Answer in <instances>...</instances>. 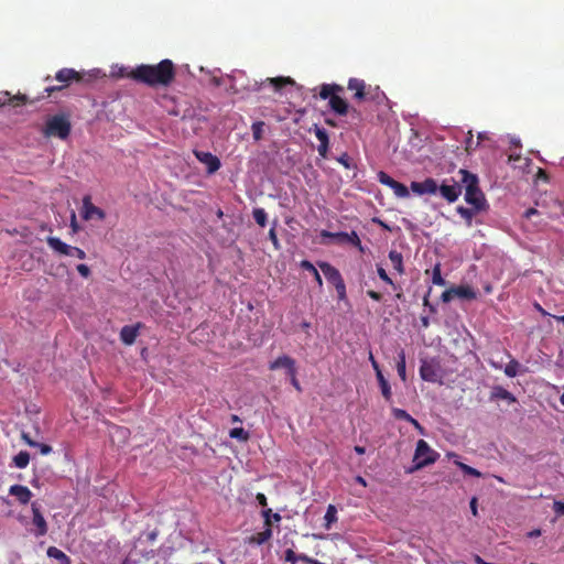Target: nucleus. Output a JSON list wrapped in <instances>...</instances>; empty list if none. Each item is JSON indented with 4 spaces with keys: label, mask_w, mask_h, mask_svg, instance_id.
I'll use <instances>...</instances> for the list:
<instances>
[{
    "label": "nucleus",
    "mask_w": 564,
    "mask_h": 564,
    "mask_svg": "<svg viewBox=\"0 0 564 564\" xmlns=\"http://www.w3.org/2000/svg\"><path fill=\"white\" fill-rule=\"evenodd\" d=\"M479 145V141H474V138H473V133L471 131L468 132V137L466 138V141H465V150L467 153H471L474 152L477 147Z\"/></svg>",
    "instance_id": "nucleus-41"
},
{
    "label": "nucleus",
    "mask_w": 564,
    "mask_h": 564,
    "mask_svg": "<svg viewBox=\"0 0 564 564\" xmlns=\"http://www.w3.org/2000/svg\"><path fill=\"white\" fill-rule=\"evenodd\" d=\"M337 292V296L339 300L346 299V284L345 281H341L339 284L334 285Z\"/></svg>",
    "instance_id": "nucleus-45"
},
{
    "label": "nucleus",
    "mask_w": 564,
    "mask_h": 564,
    "mask_svg": "<svg viewBox=\"0 0 564 564\" xmlns=\"http://www.w3.org/2000/svg\"><path fill=\"white\" fill-rule=\"evenodd\" d=\"M477 212L478 210H476L474 206L473 208H466L463 206L457 207V213L466 220L468 227H471L473 218Z\"/></svg>",
    "instance_id": "nucleus-29"
},
{
    "label": "nucleus",
    "mask_w": 564,
    "mask_h": 564,
    "mask_svg": "<svg viewBox=\"0 0 564 564\" xmlns=\"http://www.w3.org/2000/svg\"><path fill=\"white\" fill-rule=\"evenodd\" d=\"M454 297H456V295L453 292V288L445 290L441 295V299L444 303L451 302Z\"/></svg>",
    "instance_id": "nucleus-48"
},
{
    "label": "nucleus",
    "mask_w": 564,
    "mask_h": 564,
    "mask_svg": "<svg viewBox=\"0 0 564 564\" xmlns=\"http://www.w3.org/2000/svg\"><path fill=\"white\" fill-rule=\"evenodd\" d=\"M324 520H325L326 529H330L332 523L337 521V510H336L335 506L329 505L327 507L326 513L324 516Z\"/></svg>",
    "instance_id": "nucleus-33"
},
{
    "label": "nucleus",
    "mask_w": 564,
    "mask_h": 564,
    "mask_svg": "<svg viewBox=\"0 0 564 564\" xmlns=\"http://www.w3.org/2000/svg\"><path fill=\"white\" fill-rule=\"evenodd\" d=\"M139 326H140V324H138L135 326H130V325L123 326L120 330L121 341L126 345H132L135 341L137 336L139 334Z\"/></svg>",
    "instance_id": "nucleus-22"
},
{
    "label": "nucleus",
    "mask_w": 564,
    "mask_h": 564,
    "mask_svg": "<svg viewBox=\"0 0 564 564\" xmlns=\"http://www.w3.org/2000/svg\"><path fill=\"white\" fill-rule=\"evenodd\" d=\"M55 79L62 83V85L46 87L45 91L48 95L53 94L54 91H59L64 89L72 82H80L83 79V76L80 73L73 68H62L56 73Z\"/></svg>",
    "instance_id": "nucleus-7"
},
{
    "label": "nucleus",
    "mask_w": 564,
    "mask_h": 564,
    "mask_svg": "<svg viewBox=\"0 0 564 564\" xmlns=\"http://www.w3.org/2000/svg\"><path fill=\"white\" fill-rule=\"evenodd\" d=\"M462 175L460 182L465 186V200L473 205L476 210H484L487 207V202L484 193L479 188L477 175L468 172L467 170H459Z\"/></svg>",
    "instance_id": "nucleus-3"
},
{
    "label": "nucleus",
    "mask_w": 564,
    "mask_h": 564,
    "mask_svg": "<svg viewBox=\"0 0 564 564\" xmlns=\"http://www.w3.org/2000/svg\"><path fill=\"white\" fill-rule=\"evenodd\" d=\"M367 295H368L370 299H372L373 301H376V302H380V301H381V299H382V295H381L379 292L373 291V290H369V291H367Z\"/></svg>",
    "instance_id": "nucleus-54"
},
{
    "label": "nucleus",
    "mask_w": 564,
    "mask_h": 564,
    "mask_svg": "<svg viewBox=\"0 0 564 564\" xmlns=\"http://www.w3.org/2000/svg\"><path fill=\"white\" fill-rule=\"evenodd\" d=\"M318 267L321 268L327 281L333 285L339 284L341 281H344L339 270L333 267L330 263L322 261L318 262Z\"/></svg>",
    "instance_id": "nucleus-16"
},
{
    "label": "nucleus",
    "mask_w": 564,
    "mask_h": 564,
    "mask_svg": "<svg viewBox=\"0 0 564 564\" xmlns=\"http://www.w3.org/2000/svg\"><path fill=\"white\" fill-rule=\"evenodd\" d=\"M9 494L11 496H14L19 500V502L22 505L29 503L32 498L31 490L26 486H23V485H12L9 488Z\"/></svg>",
    "instance_id": "nucleus-18"
},
{
    "label": "nucleus",
    "mask_w": 564,
    "mask_h": 564,
    "mask_svg": "<svg viewBox=\"0 0 564 564\" xmlns=\"http://www.w3.org/2000/svg\"><path fill=\"white\" fill-rule=\"evenodd\" d=\"M438 191L448 203H454L462 194V185L457 182H453V184L443 183L438 186Z\"/></svg>",
    "instance_id": "nucleus-14"
},
{
    "label": "nucleus",
    "mask_w": 564,
    "mask_h": 564,
    "mask_svg": "<svg viewBox=\"0 0 564 564\" xmlns=\"http://www.w3.org/2000/svg\"><path fill=\"white\" fill-rule=\"evenodd\" d=\"M438 456V453L433 451L424 440H419L413 457V462L415 463L413 469H421L425 466L434 464Z\"/></svg>",
    "instance_id": "nucleus-6"
},
{
    "label": "nucleus",
    "mask_w": 564,
    "mask_h": 564,
    "mask_svg": "<svg viewBox=\"0 0 564 564\" xmlns=\"http://www.w3.org/2000/svg\"><path fill=\"white\" fill-rule=\"evenodd\" d=\"M46 242L50 246V248H52L55 252H57L59 254L68 256V257H76L82 260H84L86 258V252L83 249H80L78 247L69 246V245L63 242L57 237H47Z\"/></svg>",
    "instance_id": "nucleus-8"
},
{
    "label": "nucleus",
    "mask_w": 564,
    "mask_h": 564,
    "mask_svg": "<svg viewBox=\"0 0 564 564\" xmlns=\"http://www.w3.org/2000/svg\"><path fill=\"white\" fill-rule=\"evenodd\" d=\"M454 297H456V295L453 292V288L445 290L441 295V299L444 303L451 302Z\"/></svg>",
    "instance_id": "nucleus-47"
},
{
    "label": "nucleus",
    "mask_w": 564,
    "mask_h": 564,
    "mask_svg": "<svg viewBox=\"0 0 564 564\" xmlns=\"http://www.w3.org/2000/svg\"><path fill=\"white\" fill-rule=\"evenodd\" d=\"M470 510L474 516H477V498L474 497L470 500Z\"/></svg>",
    "instance_id": "nucleus-60"
},
{
    "label": "nucleus",
    "mask_w": 564,
    "mask_h": 564,
    "mask_svg": "<svg viewBox=\"0 0 564 564\" xmlns=\"http://www.w3.org/2000/svg\"><path fill=\"white\" fill-rule=\"evenodd\" d=\"M284 560L291 564H296L299 554H296L292 549H288L284 553Z\"/></svg>",
    "instance_id": "nucleus-43"
},
{
    "label": "nucleus",
    "mask_w": 564,
    "mask_h": 564,
    "mask_svg": "<svg viewBox=\"0 0 564 564\" xmlns=\"http://www.w3.org/2000/svg\"><path fill=\"white\" fill-rule=\"evenodd\" d=\"M256 499L258 501V503L262 507H267L268 505V500H267V497L262 492H258L257 496H256Z\"/></svg>",
    "instance_id": "nucleus-55"
},
{
    "label": "nucleus",
    "mask_w": 564,
    "mask_h": 564,
    "mask_svg": "<svg viewBox=\"0 0 564 564\" xmlns=\"http://www.w3.org/2000/svg\"><path fill=\"white\" fill-rule=\"evenodd\" d=\"M376 377L379 382L382 397L384 398L386 401H388V402L391 401V399H392L391 387H390V383L388 382V380L384 378L382 371L378 370V373L376 375Z\"/></svg>",
    "instance_id": "nucleus-26"
},
{
    "label": "nucleus",
    "mask_w": 564,
    "mask_h": 564,
    "mask_svg": "<svg viewBox=\"0 0 564 564\" xmlns=\"http://www.w3.org/2000/svg\"><path fill=\"white\" fill-rule=\"evenodd\" d=\"M83 202H84V214H83V217L85 219H91L95 216L98 219H104L105 218L106 215H105L104 210L100 209L99 207L95 206L90 202L89 197H85Z\"/></svg>",
    "instance_id": "nucleus-19"
},
{
    "label": "nucleus",
    "mask_w": 564,
    "mask_h": 564,
    "mask_svg": "<svg viewBox=\"0 0 564 564\" xmlns=\"http://www.w3.org/2000/svg\"><path fill=\"white\" fill-rule=\"evenodd\" d=\"M389 260L391 261L393 269L399 274H404L405 270H404V264H403V256L401 252H399L397 250H390Z\"/></svg>",
    "instance_id": "nucleus-25"
},
{
    "label": "nucleus",
    "mask_w": 564,
    "mask_h": 564,
    "mask_svg": "<svg viewBox=\"0 0 564 564\" xmlns=\"http://www.w3.org/2000/svg\"><path fill=\"white\" fill-rule=\"evenodd\" d=\"M271 513V509L262 510V517L264 518L265 529L252 536H250L249 542L261 545L268 542L272 538V529L271 522L269 520V514Z\"/></svg>",
    "instance_id": "nucleus-11"
},
{
    "label": "nucleus",
    "mask_w": 564,
    "mask_h": 564,
    "mask_svg": "<svg viewBox=\"0 0 564 564\" xmlns=\"http://www.w3.org/2000/svg\"><path fill=\"white\" fill-rule=\"evenodd\" d=\"M440 364L434 360H422L420 366V376L424 381L438 382L441 380Z\"/></svg>",
    "instance_id": "nucleus-9"
},
{
    "label": "nucleus",
    "mask_w": 564,
    "mask_h": 564,
    "mask_svg": "<svg viewBox=\"0 0 564 564\" xmlns=\"http://www.w3.org/2000/svg\"><path fill=\"white\" fill-rule=\"evenodd\" d=\"M392 415L397 420H403V421L411 423L421 434H424V427L420 424V422L417 420L412 417L405 410L399 409V408H393Z\"/></svg>",
    "instance_id": "nucleus-21"
},
{
    "label": "nucleus",
    "mask_w": 564,
    "mask_h": 564,
    "mask_svg": "<svg viewBox=\"0 0 564 564\" xmlns=\"http://www.w3.org/2000/svg\"><path fill=\"white\" fill-rule=\"evenodd\" d=\"M491 400H506L509 403L516 402L514 395L501 386H495L490 392Z\"/></svg>",
    "instance_id": "nucleus-23"
},
{
    "label": "nucleus",
    "mask_w": 564,
    "mask_h": 564,
    "mask_svg": "<svg viewBox=\"0 0 564 564\" xmlns=\"http://www.w3.org/2000/svg\"><path fill=\"white\" fill-rule=\"evenodd\" d=\"M34 447L39 448L42 455H48L52 452V447L47 444L37 443Z\"/></svg>",
    "instance_id": "nucleus-53"
},
{
    "label": "nucleus",
    "mask_w": 564,
    "mask_h": 564,
    "mask_svg": "<svg viewBox=\"0 0 564 564\" xmlns=\"http://www.w3.org/2000/svg\"><path fill=\"white\" fill-rule=\"evenodd\" d=\"M252 216L259 226L264 227L267 225L268 218L267 213L263 208H254L252 212Z\"/></svg>",
    "instance_id": "nucleus-36"
},
{
    "label": "nucleus",
    "mask_w": 564,
    "mask_h": 564,
    "mask_svg": "<svg viewBox=\"0 0 564 564\" xmlns=\"http://www.w3.org/2000/svg\"><path fill=\"white\" fill-rule=\"evenodd\" d=\"M72 131V123L66 115H54L47 118L45 126L42 130L46 138H58L65 140L69 137Z\"/></svg>",
    "instance_id": "nucleus-4"
},
{
    "label": "nucleus",
    "mask_w": 564,
    "mask_h": 564,
    "mask_svg": "<svg viewBox=\"0 0 564 564\" xmlns=\"http://www.w3.org/2000/svg\"><path fill=\"white\" fill-rule=\"evenodd\" d=\"M541 534V531L539 529H535V530H532L528 533V536L529 538H535V536H539Z\"/></svg>",
    "instance_id": "nucleus-64"
},
{
    "label": "nucleus",
    "mask_w": 564,
    "mask_h": 564,
    "mask_svg": "<svg viewBox=\"0 0 564 564\" xmlns=\"http://www.w3.org/2000/svg\"><path fill=\"white\" fill-rule=\"evenodd\" d=\"M328 148H329V142L319 143L318 148H317L318 154L324 159L327 158Z\"/></svg>",
    "instance_id": "nucleus-50"
},
{
    "label": "nucleus",
    "mask_w": 564,
    "mask_h": 564,
    "mask_svg": "<svg viewBox=\"0 0 564 564\" xmlns=\"http://www.w3.org/2000/svg\"><path fill=\"white\" fill-rule=\"evenodd\" d=\"M297 561H301V562H303L305 564H312L313 558L310 557L306 554H299V560Z\"/></svg>",
    "instance_id": "nucleus-59"
},
{
    "label": "nucleus",
    "mask_w": 564,
    "mask_h": 564,
    "mask_svg": "<svg viewBox=\"0 0 564 564\" xmlns=\"http://www.w3.org/2000/svg\"><path fill=\"white\" fill-rule=\"evenodd\" d=\"M538 214H539L538 209H535V208H533V207H532V208L527 209V210L524 212V215H523V216H524L527 219H530L532 216L538 215Z\"/></svg>",
    "instance_id": "nucleus-58"
},
{
    "label": "nucleus",
    "mask_w": 564,
    "mask_h": 564,
    "mask_svg": "<svg viewBox=\"0 0 564 564\" xmlns=\"http://www.w3.org/2000/svg\"><path fill=\"white\" fill-rule=\"evenodd\" d=\"M175 75L173 62L166 58L155 65L141 64L131 69L127 76L149 87H167L174 82Z\"/></svg>",
    "instance_id": "nucleus-1"
},
{
    "label": "nucleus",
    "mask_w": 564,
    "mask_h": 564,
    "mask_svg": "<svg viewBox=\"0 0 564 564\" xmlns=\"http://www.w3.org/2000/svg\"><path fill=\"white\" fill-rule=\"evenodd\" d=\"M194 154L200 163L206 165L208 174H213L219 170L220 160L213 153L205 151H194Z\"/></svg>",
    "instance_id": "nucleus-13"
},
{
    "label": "nucleus",
    "mask_w": 564,
    "mask_h": 564,
    "mask_svg": "<svg viewBox=\"0 0 564 564\" xmlns=\"http://www.w3.org/2000/svg\"><path fill=\"white\" fill-rule=\"evenodd\" d=\"M230 437L247 441L249 435L242 427H235L229 433Z\"/></svg>",
    "instance_id": "nucleus-42"
},
{
    "label": "nucleus",
    "mask_w": 564,
    "mask_h": 564,
    "mask_svg": "<svg viewBox=\"0 0 564 564\" xmlns=\"http://www.w3.org/2000/svg\"><path fill=\"white\" fill-rule=\"evenodd\" d=\"M397 371L403 382L406 381V366H405V354L403 350L399 352L397 361Z\"/></svg>",
    "instance_id": "nucleus-30"
},
{
    "label": "nucleus",
    "mask_w": 564,
    "mask_h": 564,
    "mask_svg": "<svg viewBox=\"0 0 564 564\" xmlns=\"http://www.w3.org/2000/svg\"><path fill=\"white\" fill-rule=\"evenodd\" d=\"M410 187L416 195L436 194L438 191V184L432 177H427L423 182H412Z\"/></svg>",
    "instance_id": "nucleus-12"
},
{
    "label": "nucleus",
    "mask_w": 564,
    "mask_h": 564,
    "mask_svg": "<svg viewBox=\"0 0 564 564\" xmlns=\"http://www.w3.org/2000/svg\"><path fill=\"white\" fill-rule=\"evenodd\" d=\"M377 273L383 282L391 285L394 290H401L400 286L394 284L392 279L388 275L387 271L382 267H379V265L377 267Z\"/></svg>",
    "instance_id": "nucleus-38"
},
{
    "label": "nucleus",
    "mask_w": 564,
    "mask_h": 564,
    "mask_svg": "<svg viewBox=\"0 0 564 564\" xmlns=\"http://www.w3.org/2000/svg\"><path fill=\"white\" fill-rule=\"evenodd\" d=\"M336 232H330V231H327V230H322L321 232V236L323 238H330V239H335L336 240Z\"/></svg>",
    "instance_id": "nucleus-61"
},
{
    "label": "nucleus",
    "mask_w": 564,
    "mask_h": 564,
    "mask_svg": "<svg viewBox=\"0 0 564 564\" xmlns=\"http://www.w3.org/2000/svg\"><path fill=\"white\" fill-rule=\"evenodd\" d=\"M534 307L536 308V311L543 315V316H549L550 314L539 304V303H535L534 304Z\"/></svg>",
    "instance_id": "nucleus-62"
},
{
    "label": "nucleus",
    "mask_w": 564,
    "mask_h": 564,
    "mask_svg": "<svg viewBox=\"0 0 564 564\" xmlns=\"http://www.w3.org/2000/svg\"><path fill=\"white\" fill-rule=\"evenodd\" d=\"M341 93H344L341 85L322 84L319 86L318 97L323 100L328 99L330 110L340 117L347 116L350 111L359 115L357 109L350 108L348 101L340 96Z\"/></svg>",
    "instance_id": "nucleus-2"
},
{
    "label": "nucleus",
    "mask_w": 564,
    "mask_h": 564,
    "mask_svg": "<svg viewBox=\"0 0 564 564\" xmlns=\"http://www.w3.org/2000/svg\"><path fill=\"white\" fill-rule=\"evenodd\" d=\"M369 360H370L371 366H372V368H373V370L376 371V375H377L378 370H381V369H380V366H379L378 361L375 359L372 352L369 354Z\"/></svg>",
    "instance_id": "nucleus-57"
},
{
    "label": "nucleus",
    "mask_w": 564,
    "mask_h": 564,
    "mask_svg": "<svg viewBox=\"0 0 564 564\" xmlns=\"http://www.w3.org/2000/svg\"><path fill=\"white\" fill-rule=\"evenodd\" d=\"M456 465L466 475L474 476V477H481V473L478 469H476V468H474V467H471L469 465H466V464H464L462 462H456Z\"/></svg>",
    "instance_id": "nucleus-37"
},
{
    "label": "nucleus",
    "mask_w": 564,
    "mask_h": 564,
    "mask_svg": "<svg viewBox=\"0 0 564 564\" xmlns=\"http://www.w3.org/2000/svg\"><path fill=\"white\" fill-rule=\"evenodd\" d=\"M335 236H336V241H338L339 243H350L354 247H356L360 252H365V249L361 245L360 238L356 231H354V230L350 232L339 231V232H336Z\"/></svg>",
    "instance_id": "nucleus-17"
},
{
    "label": "nucleus",
    "mask_w": 564,
    "mask_h": 564,
    "mask_svg": "<svg viewBox=\"0 0 564 564\" xmlns=\"http://www.w3.org/2000/svg\"><path fill=\"white\" fill-rule=\"evenodd\" d=\"M77 272L85 279L90 275V269L88 265L80 263L76 267Z\"/></svg>",
    "instance_id": "nucleus-46"
},
{
    "label": "nucleus",
    "mask_w": 564,
    "mask_h": 564,
    "mask_svg": "<svg viewBox=\"0 0 564 564\" xmlns=\"http://www.w3.org/2000/svg\"><path fill=\"white\" fill-rule=\"evenodd\" d=\"M432 282H433V284L440 285V286H444L446 284V281L442 276L440 263H436L433 268Z\"/></svg>",
    "instance_id": "nucleus-35"
},
{
    "label": "nucleus",
    "mask_w": 564,
    "mask_h": 564,
    "mask_svg": "<svg viewBox=\"0 0 564 564\" xmlns=\"http://www.w3.org/2000/svg\"><path fill=\"white\" fill-rule=\"evenodd\" d=\"M314 133L319 143H326L329 142L328 133L324 128L318 127L317 124L314 126Z\"/></svg>",
    "instance_id": "nucleus-40"
},
{
    "label": "nucleus",
    "mask_w": 564,
    "mask_h": 564,
    "mask_svg": "<svg viewBox=\"0 0 564 564\" xmlns=\"http://www.w3.org/2000/svg\"><path fill=\"white\" fill-rule=\"evenodd\" d=\"M269 239L272 241L273 246H274V249L275 250H279L281 248L280 246V241L278 239V235H276V231H275V226H273L270 230H269Z\"/></svg>",
    "instance_id": "nucleus-44"
},
{
    "label": "nucleus",
    "mask_w": 564,
    "mask_h": 564,
    "mask_svg": "<svg viewBox=\"0 0 564 564\" xmlns=\"http://www.w3.org/2000/svg\"><path fill=\"white\" fill-rule=\"evenodd\" d=\"M22 440L31 447L37 445V442L33 441L28 433H22Z\"/></svg>",
    "instance_id": "nucleus-56"
},
{
    "label": "nucleus",
    "mask_w": 564,
    "mask_h": 564,
    "mask_svg": "<svg viewBox=\"0 0 564 564\" xmlns=\"http://www.w3.org/2000/svg\"><path fill=\"white\" fill-rule=\"evenodd\" d=\"M300 265H301V268H302L303 270H306V271H308V272H311V273H314V280H315V282L317 283V285H318L319 288H322V285H323V280H322V276H321L319 272H318V271H317V269L315 268V265H314L312 262H310L308 260H302V261H301V263H300Z\"/></svg>",
    "instance_id": "nucleus-28"
},
{
    "label": "nucleus",
    "mask_w": 564,
    "mask_h": 564,
    "mask_svg": "<svg viewBox=\"0 0 564 564\" xmlns=\"http://www.w3.org/2000/svg\"><path fill=\"white\" fill-rule=\"evenodd\" d=\"M31 507H32V513H33L32 522L36 528L35 535L43 536L47 533V530H48L46 520L44 519V517L40 510V507L36 502H33Z\"/></svg>",
    "instance_id": "nucleus-15"
},
{
    "label": "nucleus",
    "mask_w": 564,
    "mask_h": 564,
    "mask_svg": "<svg viewBox=\"0 0 564 564\" xmlns=\"http://www.w3.org/2000/svg\"><path fill=\"white\" fill-rule=\"evenodd\" d=\"M337 161L343 165L345 166L346 169H350L351 167V163H350V158L347 153H344L341 154Z\"/></svg>",
    "instance_id": "nucleus-49"
},
{
    "label": "nucleus",
    "mask_w": 564,
    "mask_h": 564,
    "mask_svg": "<svg viewBox=\"0 0 564 564\" xmlns=\"http://www.w3.org/2000/svg\"><path fill=\"white\" fill-rule=\"evenodd\" d=\"M519 369H520V364L518 360L516 359H511L507 366L505 367V373L506 376H508L509 378H514L518 372H519Z\"/></svg>",
    "instance_id": "nucleus-34"
},
{
    "label": "nucleus",
    "mask_w": 564,
    "mask_h": 564,
    "mask_svg": "<svg viewBox=\"0 0 564 564\" xmlns=\"http://www.w3.org/2000/svg\"><path fill=\"white\" fill-rule=\"evenodd\" d=\"M354 451L358 454V455H362L365 454L366 452V448L364 446H359V445H356Z\"/></svg>",
    "instance_id": "nucleus-63"
},
{
    "label": "nucleus",
    "mask_w": 564,
    "mask_h": 564,
    "mask_svg": "<svg viewBox=\"0 0 564 564\" xmlns=\"http://www.w3.org/2000/svg\"><path fill=\"white\" fill-rule=\"evenodd\" d=\"M288 375H289V377H290V379H291V383H292V386H293L296 390L301 391V386H300V383H299V381H297V379H296V368H294V369H293V372H288Z\"/></svg>",
    "instance_id": "nucleus-51"
},
{
    "label": "nucleus",
    "mask_w": 564,
    "mask_h": 564,
    "mask_svg": "<svg viewBox=\"0 0 564 564\" xmlns=\"http://www.w3.org/2000/svg\"><path fill=\"white\" fill-rule=\"evenodd\" d=\"M48 557L57 561L58 564H70V558L56 546H50L46 551Z\"/></svg>",
    "instance_id": "nucleus-27"
},
{
    "label": "nucleus",
    "mask_w": 564,
    "mask_h": 564,
    "mask_svg": "<svg viewBox=\"0 0 564 564\" xmlns=\"http://www.w3.org/2000/svg\"><path fill=\"white\" fill-rule=\"evenodd\" d=\"M279 368L286 369V372H293L295 360L286 355L280 356L269 365L270 370H276Z\"/></svg>",
    "instance_id": "nucleus-20"
},
{
    "label": "nucleus",
    "mask_w": 564,
    "mask_h": 564,
    "mask_svg": "<svg viewBox=\"0 0 564 564\" xmlns=\"http://www.w3.org/2000/svg\"><path fill=\"white\" fill-rule=\"evenodd\" d=\"M263 126H264V123L262 121H257V122L252 123V127H251L252 137L256 141H259L262 139Z\"/></svg>",
    "instance_id": "nucleus-39"
},
{
    "label": "nucleus",
    "mask_w": 564,
    "mask_h": 564,
    "mask_svg": "<svg viewBox=\"0 0 564 564\" xmlns=\"http://www.w3.org/2000/svg\"><path fill=\"white\" fill-rule=\"evenodd\" d=\"M13 463L18 468H25L30 463V454L25 451H21L13 457Z\"/></svg>",
    "instance_id": "nucleus-31"
},
{
    "label": "nucleus",
    "mask_w": 564,
    "mask_h": 564,
    "mask_svg": "<svg viewBox=\"0 0 564 564\" xmlns=\"http://www.w3.org/2000/svg\"><path fill=\"white\" fill-rule=\"evenodd\" d=\"M269 83L274 87L275 90H280L286 85H293L294 80L291 77H274L269 78Z\"/></svg>",
    "instance_id": "nucleus-32"
},
{
    "label": "nucleus",
    "mask_w": 564,
    "mask_h": 564,
    "mask_svg": "<svg viewBox=\"0 0 564 564\" xmlns=\"http://www.w3.org/2000/svg\"><path fill=\"white\" fill-rule=\"evenodd\" d=\"M553 510L558 516H564V502L563 501H554Z\"/></svg>",
    "instance_id": "nucleus-52"
},
{
    "label": "nucleus",
    "mask_w": 564,
    "mask_h": 564,
    "mask_svg": "<svg viewBox=\"0 0 564 564\" xmlns=\"http://www.w3.org/2000/svg\"><path fill=\"white\" fill-rule=\"evenodd\" d=\"M378 181L381 184L389 186L393 191L394 195L399 198H406L410 196L409 188L402 183L393 180L386 172L380 171L378 173Z\"/></svg>",
    "instance_id": "nucleus-10"
},
{
    "label": "nucleus",
    "mask_w": 564,
    "mask_h": 564,
    "mask_svg": "<svg viewBox=\"0 0 564 564\" xmlns=\"http://www.w3.org/2000/svg\"><path fill=\"white\" fill-rule=\"evenodd\" d=\"M453 292L455 293L456 297L463 300H474L477 296L475 290L469 285L453 286Z\"/></svg>",
    "instance_id": "nucleus-24"
},
{
    "label": "nucleus",
    "mask_w": 564,
    "mask_h": 564,
    "mask_svg": "<svg viewBox=\"0 0 564 564\" xmlns=\"http://www.w3.org/2000/svg\"><path fill=\"white\" fill-rule=\"evenodd\" d=\"M347 88L354 91V99L359 102L367 99H377L382 94L378 86L372 88L364 79L359 78H349Z\"/></svg>",
    "instance_id": "nucleus-5"
}]
</instances>
